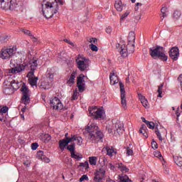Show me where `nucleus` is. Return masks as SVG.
Wrapping results in <instances>:
<instances>
[{"instance_id":"nucleus-33","label":"nucleus","mask_w":182,"mask_h":182,"mask_svg":"<svg viewBox=\"0 0 182 182\" xmlns=\"http://www.w3.org/2000/svg\"><path fill=\"white\" fill-rule=\"evenodd\" d=\"M107 129L109 134H116V131H114V124L112 125H108L107 127Z\"/></svg>"},{"instance_id":"nucleus-16","label":"nucleus","mask_w":182,"mask_h":182,"mask_svg":"<svg viewBox=\"0 0 182 182\" xmlns=\"http://www.w3.org/2000/svg\"><path fill=\"white\" fill-rule=\"evenodd\" d=\"M27 66H29L31 70H36V68L38 67V58H33V59L30 60Z\"/></svg>"},{"instance_id":"nucleus-25","label":"nucleus","mask_w":182,"mask_h":182,"mask_svg":"<svg viewBox=\"0 0 182 182\" xmlns=\"http://www.w3.org/2000/svg\"><path fill=\"white\" fill-rule=\"evenodd\" d=\"M58 144H59L60 151H63V150H65V147H66V146H68V144L66 141V139H60L59 141Z\"/></svg>"},{"instance_id":"nucleus-63","label":"nucleus","mask_w":182,"mask_h":182,"mask_svg":"<svg viewBox=\"0 0 182 182\" xmlns=\"http://www.w3.org/2000/svg\"><path fill=\"white\" fill-rule=\"evenodd\" d=\"M107 33H112V27L109 26L106 28Z\"/></svg>"},{"instance_id":"nucleus-55","label":"nucleus","mask_w":182,"mask_h":182,"mask_svg":"<svg viewBox=\"0 0 182 182\" xmlns=\"http://www.w3.org/2000/svg\"><path fill=\"white\" fill-rule=\"evenodd\" d=\"M129 12H125L120 18V21H124V19H126V18H127V16H129Z\"/></svg>"},{"instance_id":"nucleus-50","label":"nucleus","mask_w":182,"mask_h":182,"mask_svg":"<svg viewBox=\"0 0 182 182\" xmlns=\"http://www.w3.org/2000/svg\"><path fill=\"white\" fill-rule=\"evenodd\" d=\"M44 156L45 154L43 151H38L37 152V159H40V160H41Z\"/></svg>"},{"instance_id":"nucleus-53","label":"nucleus","mask_w":182,"mask_h":182,"mask_svg":"<svg viewBox=\"0 0 182 182\" xmlns=\"http://www.w3.org/2000/svg\"><path fill=\"white\" fill-rule=\"evenodd\" d=\"M85 180L86 181H87V180H89V177H87V175H82L80 178V182H82V181H85Z\"/></svg>"},{"instance_id":"nucleus-64","label":"nucleus","mask_w":182,"mask_h":182,"mask_svg":"<svg viewBox=\"0 0 182 182\" xmlns=\"http://www.w3.org/2000/svg\"><path fill=\"white\" fill-rule=\"evenodd\" d=\"M47 77H49V79H53V74L50 73H48Z\"/></svg>"},{"instance_id":"nucleus-15","label":"nucleus","mask_w":182,"mask_h":182,"mask_svg":"<svg viewBox=\"0 0 182 182\" xmlns=\"http://www.w3.org/2000/svg\"><path fill=\"white\" fill-rule=\"evenodd\" d=\"M119 52L123 58H127V56H129V49L126 45L121 46L119 49Z\"/></svg>"},{"instance_id":"nucleus-61","label":"nucleus","mask_w":182,"mask_h":182,"mask_svg":"<svg viewBox=\"0 0 182 182\" xmlns=\"http://www.w3.org/2000/svg\"><path fill=\"white\" fill-rule=\"evenodd\" d=\"M96 42H97V38H92L90 40V43H96Z\"/></svg>"},{"instance_id":"nucleus-3","label":"nucleus","mask_w":182,"mask_h":182,"mask_svg":"<svg viewBox=\"0 0 182 182\" xmlns=\"http://www.w3.org/2000/svg\"><path fill=\"white\" fill-rule=\"evenodd\" d=\"M149 55L153 59H161V60L166 61L168 58L166 55V50L164 47L156 46L149 48Z\"/></svg>"},{"instance_id":"nucleus-8","label":"nucleus","mask_w":182,"mask_h":182,"mask_svg":"<svg viewBox=\"0 0 182 182\" xmlns=\"http://www.w3.org/2000/svg\"><path fill=\"white\" fill-rule=\"evenodd\" d=\"M76 63H77V68L81 72H85V70H86L87 68H89V59L85 57L81 58V60L77 58L76 60Z\"/></svg>"},{"instance_id":"nucleus-62","label":"nucleus","mask_w":182,"mask_h":182,"mask_svg":"<svg viewBox=\"0 0 182 182\" xmlns=\"http://www.w3.org/2000/svg\"><path fill=\"white\" fill-rule=\"evenodd\" d=\"M23 164L24 166H26V167H29V166H31V162L28 160H27L23 162Z\"/></svg>"},{"instance_id":"nucleus-2","label":"nucleus","mask_w":182,"mask_h":182,"mask_svg":"<svg viewBox=\"0 0 182 182\" xmlns=\"http://www.w3.org/2000/svg\"><path fill=\"white\" fill-rule=\"evenodd\" d=\"M45 9H42L43 15L46 19H50L53 15L59 11V4L57 0H48L44 4Z\"/></svg>"},{"instance_id":"nucleus-23","label":"nucleus","mask_w":182,"mask_h":182,"mask_svg":"<svg viewBox=\"0 0 182 182\" xmlns=\"http://www.w3.org/2000/svg\"><path fill=\"white\" fill-rule=\"evenodd\" d=\"M147 127L145 124H142L139 129V133H141L146 139L149 137V135L147 134Z\"/></svg>"},{"instance_id":"nucleus-11","label":"nucleus","mask_w":182,"mask_h":182,"mask_svg":"<svg viewBox=\"0 0 182 182\" xmlns=\"http://www.w3.org/2000/svg\"><path fill=\"white\" fill-rule=\"evenodd\" d=\"M26 67H28V64L26 63L17 64L14 68L9 69V73H21V72H23V70H25Z\"/></svg>"},{"instance_id":"nucleus-42","label":"nucleus","mask_w":182,"mask_h":182,"mask_svg":"<svg viewBox=\"0 0 182 182\" xmlns=\"http://www.w3.org/2000/svg\"><path fill=\"white\" fill-rule=\"evenodd\" d=\"M181 16V13L178 11H175L173 13V18L174 19H178Z\"/></svg>"},{"instance_id":"nucleus-4","label":"nucleus","mask_w":182,"mask_h":182,"mask_svg":"<svg viewBox=\"0 0 182 182\" xmlns=\"http://www.w3.org/2000/svg\"><path fill=\"white\" fill-rule=\"evenodd\" d=\"M0 8L4 11H15L18 8L16 0H0Z\"/></svg>"},{"instance_id":"nucleus-45","label":"nucleus","mask_w":182,"mask_h":182,"mask_svg":"<svg viewBox=\"0 0 182 182\" xmlns=\"http://www.w3.org/2000/svg\"><path fill=\"white\" fill-rule=\"evenodd\" d=\"M65 140L67 141V144H69L71 141H76V139L75 138V135L72 137H68L65 139Z\"/></svg>"},{"instance_id":"nucleus-35","label":"nucleus","mask_w":182,"mask_h":182,"mask_svg":"<svg viewBox=\"0 0 182 182\" xmlns=\"http://www.w3.org/2000/svg\"><path fill=\"white\" fill-rule=\"evenodd\" d=\"M21 31L24 33V35H27V36H29L30 38H33V35H32V33H31V31L26 30L25 28H21Z\"/></svg>"},{"instance_id":"nucleus-52","label":"nucleus","mask_w":182,"mask_h":182,"mask_svg":"<svg viewBox=\"0 0 182 182\" xmlns=\"http://www.w3.org/2000/svg\"><path fill=\"white\" fill-rule=\"evenodd\" d=\"M151 146L152 149H154V150H156V149H159V145L157 144V142L154 141V139H152Z\"/></svg>"},{"instance_id":"nucleus-24","label":"nucleus","mask_w":182,"mask_h":182,"mask_svg":"<svg viewBox=\"0 0 182 182\" xmlns=\"http://www.w3.org/2000/svg\"><path fill=\"white\" fill-rule=\"evenodd\" d=\"M134 41H136V34L134 32L131 31L128 36V42L129 43H134Z\"/></svg>"},{"instance_id":"nucleus-17","label":"nucleus","mask_w":182,"mask_h":182,"mask_svg":"<svg viewBox=\"0 0 182 182\" xmlns=\"http://www.w3.org/2000/svg\"><path fill=\"white\" fill-rule=\"evenodd\" d=\"M76 71H73L67 80L68 86H73L75 85V79H76Z\"/></svg>"},{"instance_id":"nucleus-48","label":"nucleus","mask_w":182,"mask_h":182,"mask_svg":"<svg viewBox=\"0 0 182 182\" xmlns=\"http://www.w3.org/2000/svg\"><path fill=\"white\" fill-rule=\"evenodd\" d=\"M46 82H41V85H40V88L41 89H45V90H46V89H49V84H46Z\"/></svg>"},{"instance_id":"nucleus-47","label":"nucleus","mask_w":182,"mask_h":182,"mask_svg":"<svg viewBox=\"0 0 182 182\" xmlns=\"http://www.w3.org/2000/svg\"><path fill=\"white\" fill-rule=\"evenodd\" d=\"M77 97H78L77 90H75L71 97V100H77Z\"/></svg>"},{"instance_id":"nucleus-58","label":"nucleus","mask_w":182,"mask_h":182,"mask_svg":"<svg viewBox=\"0 0 182 182\" xmlns=\"http://www.w3.org/2000/svg\"><path fill=\"white\" fill-rule=\"evenodd\" d=\"M127 156H133V150L128 147L127 149Z\"/></svg>"},{"instance_id":"nucleus-38","label":"nucleus","mask_w":182,"mask_h":182,"mask_svg":"<svg viewBox=\"0 0 182 182\" xmlns=\"http://www.w3.org/2000/svg\"><path fill=\"white\" fill-rule=\"evenodd\" d=\"M119 168L124 173H129V169L126 166H122V164L119 165Z\"/></svg>"},{"instance_id":"nucleus-44","label":"nucleus","mask_w":182,"mask_h":182,"mask_svg":"<svg viewBox=\"0 0 182 182\" xmlns=\"http://www.w3.org/2000/svg\"><path fill=\"white\" fill-rule=\"evenodd\" d=\"M74 137L75 138V140L77 141V144H79V146H80L82 143H83V139H82L81 136H77L76 135H74Z\"/></svg>"},{"instance_id":"nucleus-34","label":"nucleus","mask_w":182,"mask_h":182,"mask_svg":"<svg viewBox=\"0 0 182 182\" xmlns=\"http://www.w3.org/2000/svg\"><path fill=\"white\" fill-rule=\"evenodd\" d=\"M89 160H90V164H91V166H96V163H97V157L90 156L89 158Z\"/></svg>"},{"instance_id":"nucleus-60","label":"nucleus","mask_w":182,"mask_h":182,"mask_svg":"<svg viewBox=\"0 0 182 182\" xmlns=\"http://www.w3.org/2000/svg\"><path fill=\"white\" fill-rule=\"evenodd\" d=\"M161 14L168 13V9H167V7H162V9H161Z\"/></svg>"},{"instance_id":"nucleus-9","label":"nucleus","mask_w":182,"mask_h":182,"mask_svg":"<svg viewBox=\"0 0 182 182\" xmlns=\"http://www.w3.org/2000/svg\"><path fill=\"white\" fill-rule=\"evenodd\" d=\"M50 105L53 110H62L63 109V104L58 97H53L50 100Z\"/></svg>"},{"instance_id":"nucleus-43","label":"nucleus","mask_w":182,"mask_h":182,"mask_svg":"<svg viewBox=\"0 0 182 182\" xmlns=\"http://www.w3.org/2000/svg\"><path fill=\"white\" fill-rule=\"evenodd\" d=\"M147 127H149V129H154V126H156V124H154V122H149L148 121L146 123Z\"/></svg>"},{"instance_id":"nucleus-39","label":"nucleus","mask_w":182,"mask_h":182,"mask_svg":"<svg viewBox=\"0 0 182 182\" xmlns=\"http://www.w3.org/2000/svg\"><path fill=\"white\" fill-rule=\"evenodd\" d=\"M163 86H164V84H161L158 86V97H162L161 94L163 93Z\"/></svg>"},{"instance_id":"nucleus-18","label":"nucleus","mask_w":182,"mask_h":182,"mask_svg":"<svg viewBox=\"0 0 182 182\" xmlns=\"http://www.w3.org/2000/svg\"><path fill=\"white\" fill-rule=\"evenodd\" d=\"M139 99L144 107L145 109H149V101H147V99H146V97L141 95V94H138Z\"/></svg>"},{"instance_id":"nucleus-6","label":"nucleus","mask_w":182,"mask_h":182,"mask_svg":"<svg viewBox=\"0 0 182 182\" xmlns=\"http://www.w3.org/2000/svg\"><path fill=\"white\" fill-rule=\"evenodd\" d=\"M90 116H92L94 119H103V110L97 108V107H90L88 108Z\"/></svg>"},{"instance_id":"nucleus-1","label":"nucleus","mask_w":182,"mask_h":182,"mask_svg":"<svg viewBox=\"0 0 182 182\" xmlns=\"http://www.w3.org/2000/svg\"><path fill=\"white\" fill-rule=\"evenodd\" d=\"M85 137L90 143H99L103 141V132L99 131V127L95 123L87 125L85 129Z\"/></svg>"},{"instance_id":"nucleus-54","label":"nucleus","mask_w":182,"mask_h":182,"mask_svg":"<svg viewBox=\"0 0 182 182\" xmlns=\"http://www.w3.org/2000/svg\"><path fill=\"white\" fill-rule=\"evenodd\" d=\"M80 167H85V168H89V162L85 161L84 163H80Z\"/></svg>"},{"instance_id":"nucleus-51","label":"nucleus","mask_w":182,"mask_h":182,"mask_svg":"<svg viewBox=\"0 0 182 182\" xmlns=\"http://www.w3.org/2000/svg\"><path fill=\"white\" fill-rule=\"evenodd\" d=\"M90 48L91 50H92L93 52H97V50H99L97 48V46H96V45H95L93 43H91L90 45Z\"/></svg>"},{"instance_id":"nucleus-21","label":"nucleus","mask_w":182,"mask_h":182,"mask_svg":"<svg viewBox=\"0 0 182 182\" xmlns=\"http://www.w3.org/2000/svg\"><path fill=\"white\" fill-rule=\"evenodd\" d=\"M52 137L48 134H42L40 136V139L41 140V141H43V143H48V141H50Z\"/></svg>"},{"instance_id":"nucleus-28","label":"nucleus","mask_w":182,"mask_h":182,"mask_svg":"<svg viewBox=\"0 0 182 182\" xmlns=\"http://www.w3.org/2000/svg\"><path fill=\"white\" fill-rule=\"evenodd\" d=\"M114 7L118 12H122L123 11V6L122 5V1H117L115 2Z\"/></svg>"},{"instance_id":"nucleus-13","label":"nucleus","mask_w":182,"mask_h":182,"mask_svg":"<svg viewBox=\"0 0 182 182\" xmlns=\"http://www.w3.org/2000/svg\"><path fill=\"white\" fill-rule=\"evenodd\" d=\"M114 132H116L118 134H122L124 132V125L122 121L117 120L115 124H114Z\"/></svg>"},{"instance_id":"nucleus-37","label":"nucleus","mask_w":182,"mask_h":182,"mask_svg":"<svg viewBox=\"0 0 182 182\" xmlns=\"http://www.w3.org/2000/svg\"><path fill=\"white\" fill-rule=\"evenodd\" d=\"M8 110H9V108L6 106L0 107V114H5L8 112Z\"/></svg>"},{"instance_id":"nucleus-12","label":"nucleus","mask_w":182,"mask_h":182,"mask_svg":"<svg viewBox=\"0 0 182 182\" xmlns=\"http://www.w3.org/2000/svg\"><path fill=\"white\" fill-rule=\"evenodd\" d=\"M83 77H85L83 74H80L79 77H77V86L80 93L85 92V81L83 80Z\"/></svg>"},{"instance_id":"nucleus-36","label":"nucleus","mask_w":182,"mask_h":182,"mask_svg":"<svg viewBox=\"0 0 182 182\" xmlns=\"http://www.w3.org/2000/svg\"><path fill=\"white\" fill-rule=\"evenodd\" d=\"M75 143H73L72 144L67 146V150L70 151V154H72V153H75Z\"/></svg>"},{"instance_id":"nucleus-31","label":"nucleus","mask_w":182,"mask_h":182,"mask_svg":"<svg viewBox=\"0 0 182 182\" xmlns=\"http://www.w3.org/2000/svg\"><path fill=\"white\" fill-rule=\"evenodd\" d=\"M127 48H128V54L130 55V53H134V43H128L127 46Z\"/></svg>"},{"instance_id":"nucleus-19","label":"nucleus","mask_w":182,"mask_h":182,"mask_svg":"<svg viewBox=\"0 0 182 182\" xmlns=\"http://www.w3.org/2000/svg\"><path fill=\"white\" fill-rule=\"evenodd\" d=\"M109 80H110V85H112L119 83V77H117V75H116L114 73H110Z\"/></svg>"},{"instance_id":"nucleus-41","label":"nucleus","mask_w":182,"mask_h":182,"mask_svg":"<svg viewBox=\"0 0 182 182\" xmlns=\"http://www.w3.org/2000/svg\"><path fill=\"white\" fill-rule=\"evenodd\" d=\"M154 156L155 157H157L158 159H159V160H163V156L161 155V153L159 151H156L154 152Z\"/></svg>"},{"instance_id":"nucleus-26","label":"nucleus","mask_w":182,"mask_h":182,"mask_svg":"<svg viewBox=\"0 0 182 182\" xmlns=\"http://www.w3.org/2000/svg\"><path fill=\"white\" fill-rule=\"evenodd\" d=\"M121 103L124 109L127 107V101L126 100V93L121 94Z\"/></svg>"},{"instance_id":"nucleus-14","label":"nucleus","mask_w":182,"mask_h":182,"mask_svg":"<svg viewBox=\"0 0 182 182\" xmlns=\"http://www.w3.org/2000/svg\"><path fill=\"white\" fill-rule=\"evenodd\" d=\"M179 55H180V53L178 52V48L177 47L172 48L169 51V56L173 60H177L178 59Z\"/></svg>"},{"instance_id":"nucleus-46","label":"nucleus","mask_w":182,"mask_h":182,"mask_svg":"<svg viewBox=\"0 0 182 182\" xmlns=\"http://www.w3.org/2000/svg\"><path fill=\"white\" fill-rule=\"evenodd\" d=\"M155 133L160 140V141H163V137H161V134L160 133V131H159V128L156 127V130L155 131Z\"/></svg>"},{"instance_id":"nucleus-7","label":"nucleus","mask_w":182,"mask_h":182,"mask_svg":"<svg viewBox=\"0 0 182 182\" xmlns=\"http://www.w3.org/2000/svg\"><path fill=\"white\" fill-rule=\"evenodd\" d=\"M106 174V169L101 167L97 169L94 173V182H105V176Z\"/></svg>"},{"instance_id":"nucleus-29","label":"nucleus","mask_w":182,"mask_h":182,"mask_svg":"<svg viewBox=\"0 0 182 182\" xmlns=\"http://www.w3.org/2000/svg\"><path fill=\"white\" fill-rule=\"evenodd\" d=\"M174 162L179 167H182V157L181 156H173Z\"/></svg>"},{"instance_id":"nucleus-20","label":"nucleus","mask_w":182,"mask_h":182,"mask_svg":"<svg viewBox=\"0 0 182 182\" xmlns=\"http://www.w3.org/2000/svg\"><path fill=\"white\" fill-rule=\"evenodd\" d=\"M105 149L107 151V156H109L110 157H112V156H113V154H116L117 153L114 151V149H113V146H107L103 148V150H105Z\"/></svg>"},{"instance_id":"nucleus-32","label":"nucleus","mask_w":182,"mask_h":182,"mask_svg":"<svg viewBox=\"0 0 182 182\" xmlns=\"http://www.w3.org/2000/svg\"><path fill=\"white\" fill-rule=\"evenodd\" d=\"M72 159H75V160H82L83 159V156L80 154H76L75 152H73L71 154Z\"/></svg>"},{"instance_id":"nucleus-59","label":"nucleus","mask_w":182,"mask_h":182,"mask_svg":"<svg viewBox=\"0 0 182 182\" xmlns=\"http://www.w3.org/2000/svg\"><path fill=\"white\" fill-rule=\"evenodd\" d=\"M38 147H39V145H38V143H33L31 144L32 150H36V149H38Z\"/></svg>"},{"instance_id":"nucleus-27","label":"nucleus","mask_w":182,"mask_h":182,"mask_svg":"<svg viewBox=\"0 0 182 182\" xmlns=\"http://www.w3.org/2000/svg\"><path fill=\"white\" fill-rule=\"evenodd\" d=\"M11 86L14 90H18V89L21 86V84H19V82H18L17 80H12L11 82Z\"/></svg>"},{"instance_id":"nucleus-49","label":"nucleus","mask_w":182,"mask_h":182,"mask_svg":"<svg viewBox=\"0 0 182 182\" xmlns=\"http://www.w3.org/2000/svg\"><path fill=\"white\" fill-rule=\"evenodd\" d=\"M119 87H120L121 94L126 93V91L124 90V84H123V82H119Z\"/></svg>"},{"instance_id":"nucleus-30","label":"nucleus","mask_w":182,"mask_h":182,"mask_svg":"<svg viewBox=\"0 0 182 182\" xmlns=\"http://www.w3.org/2000/svg\"><path fill=\"white\" fill-rule=\"evenodd\" d=\"M28 82H29L31 86H32V87H33V86H36V87H38V85H37L38 77H36L34 78L28 79Z\"/></svg>"},{"instance_id":"nucleus-56","label":"nucleus","mask_w":182,"mask_h":182,"mask_svg":"<svg viewBox=\"0 0 182 182\" xmlns=\"http://www.w3.org/2000/svg\"><path fill=\"white\" fill-rule=\"evenodd\" d=\"M64 42H67V43H68L69 45H70L71 46H73V48H76V44L73 43L72 41H70V40L68 39H65Z\"/></svg>"},{"instance_id":"nucleus-10","label":"nucleus","mask_w":182,"mask_h":182,"mask_svg":"<svg viewBox=\"0 0 182 182\" xmlns=\"http://www.w3.org/2000/svg\"><path fill=\"white\" fill-rule=\"evenodd\" d=\"M21 92L23 95L22 100L24 102L25 105H26V103H28L29 102V93H31V91L25 82H23V85L21 87Z\"/></svg>"},{"instance_id":"nucleus-22","label":"nucleus","mask_w":182,"mask_h":182,"mask_svg":"<svg viewBox=\"0 0 182 182\" xmlns=\"http://www.w3.org/2000/svg\"><path fill=\"white\" fill-rule=\"evenodd\" d=\"M118 180L119 182H132L130 178L127 175H119Z\"/></svg>"},{"instance_id":"nucleus-57","label":"nucleus","mask_w":182,"mask_h":182,"mask_svg":"<svg viewBox=\"0 0 182 182\" xmlns=\"http://www.w3.org/2000/svg\"><path fill=\"white\" fill-rule=\"evenodd\" d=\"M41 161H44V163H50V159H49V158L46 157L45 155L42 158Z\"/></svg>"},{"instance_id":"nucleus-5","label":"nucleus","mask_w":182,"mask_h":182,"mask_svg":"<svg viewBox=\"0 0 182 182\" xmlns=\"http://www.w3.org/2000/svg\"><path fill=\"white\" fill-rule=\"evenodd\" d=\"M16 53V47L11 46L8 48H4L0 51V58L1 59H11Z\"/></svg>"},{"instance_id":"nucleus-40","label":"nucleus","mask_w":182,"mask_h":182,"mask_svg":"<svg viewBox=\"0 0 182 182\" xmlns=\"http://www.w3.org/2000/svg\"><path fill=\"white\" fill-rule=\"evenodd\" d=\"M27 77H28V79L35 78V70H31L27 75Z\"/></svg>"}]
</instances>
